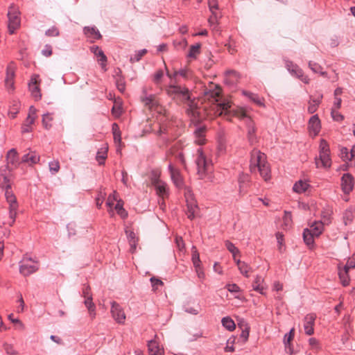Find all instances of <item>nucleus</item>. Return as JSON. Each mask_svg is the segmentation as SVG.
<instances>
[{
    "mask_svg": "<svg viewBox=\"0 0 355 355\" xmlns=\"http://www.w3.org/2000/svg\"><path fill=\"white\" fill-rule=\"evenodd\" d=\"M3 349L9 355H17V353L15 350L13 346L8 343L3 344Z\"/></svg>",
    "mask_w": 355,
    "mask_h": 355,
    "instance_id": "55",
    "label": "nucleus"
},
{
    "mask_svg": "<svg viewBox=\"0 0 355 355\" xmlns=\"http://www.w3.org/2000/svg\"><path fill=\"white\" fill-rule=\"evenodd\" d=\"M21 24H8V29L10 34H13L16 30L19 28Z\"/></svg>",
    "mask_w": 355,
    "mask_h": 355,
    "instance_id": "63",
    "label": "nucleus"
},
{
    "mask_svg": "<svg viewBox=\"0 0 355 355\" xmlns=\"http://www.w3.org/2000/svg\"><path fill=\"white\" fill-rule=\"evenodd\" d=\"M107 147L101 148L97 152L96 159L100 165L105 164V160L107 158Z\"/></svg>",
    "mask_w": 355,
    "mask_h": 355,
    "instance_id": "39",
    "label": "nucleus"
},
{
    "mask_svg": "<svg viewBox=\"0 0 355 355\" xmlns=\"http://www.w3.org/2000/svg\"><path fill=\"white\" fill-rule=\"evenodd\" d=\"M331 116L333 119L336 121H341L344 119L343 116L340 113L335 111L334 110H331Z\"/></svg>",
    "mask_w": 355,
    "mask_h": 355,
    "instance_id": "62",
    "label": "nucleus"
},
{
    "mask_svg": "<svg viewBox=\"0 0 355 355\" xmlns=\"http://www.w3.org/2000/svg\"><path fill=\"white\" fill-rule=\"evenodd\" d=\"M231 103L229 101L218 103L215 113L219 116L224 114L228 120H230V117L231 116H236L240 119H244L247 116L243 110H231Z\"/></svg>",
    "mask_w": 355,
    "mask_h": 355,
    "instance_id": "4",
    "label": "nucleus"
},
{
    "mask_svg": "<svg viewBox=\"0 0 355 355\" xmlns=\"http://www.w3.org/2000/svg\"><path fill=\"white\" fill-rule=\"evenodd\" d=\"M168 168L171 180L174 184L176 186V187L179 189L182 188L184 184L183 179L182 178L180 171L174 168L172 164H169Z\"/></svg>",
    "mask_w": 355,
    "mask_h": 355,
    "instance_id": "14",
    "label": "nucleus"
},
{
    "mask_svg": "<svg viewBox=\"0 0 355 355\" xmlns=\"http://www.w3.org/2000/svg\"><path fill=\"white\" fill-rule=\"evenodd\" d=\"M6 159L7 165L3 168L10 172L19 164V157L16 149L12 148L8 152Z\"/></svg>",
    "mask_w": 355,
    "mask_h": 355,
    "instance_id": "11",
    "label": "nucleus"
},
{
    "mask_svg": "<svg viewBox=\"0 0 355 355\" xmlns=\"http://www.w3.org/2000/svg\"><path fill=\"white\" fill-rule=\"evenodd\" d=\"M243 94L248 97L252 101H253L257 105L260 107H264V103L263 102V99L261 98L258 94L252 93L248 91H243Z\"/></svg>",
    "mask_w": 355,
    "mask_h": 355,
    "instance_id": "34",
    "label": "nucleus"
},
{
    "mask_svg": "<svg viewBox=\"0 0 355 355\" xmlns=\"http://www.w3.org/2000/svg\"><path fill=\"white\" fill-rule=\"evenodd\" d=\"M141 101L145 106L148 107L149 108H151L156 105L155 96L153 95L141 97Z\"/></svg>",
    "mask_w": 355,
    "mask_h": 355,
    "instance_id": "43",
    "label": "nucleus"
},
{
    "mask_svg": "<svg viewBox=\"0 0 355 355\" xmlns=\"http://www.w3.org/2000/svg\"><path fill=\"white\" fill-rule=\"evenodd\" d=\"M114 209H116L117 214L122 218H126L128 217V212L123 209V205L121 204L120 201L117 202L116 204Z\"/></svg>",
    "mask_w": 355,
    "mask_h": 355,
    "instance_id": "48",
    "label": "nucleus"
},
{
    "mask_svg": "<svg viewBox=\"0 0 355 355\" xmlns=\"http://www.w3.org/2000/svg\"><path fill=\"white\" fill-rule=\"evenodd\" d=\"M173 45L175 46V47L178 49H184L187 45V42L186 40V39H182L180 41H174L173 42Z\"/></svg>",
    "mask_w": 355,
    "mask_h": 355,
    "instance_id": "57",
    "label": "nucleus"
},
{
    "mask_svg": "<svg viewBox=\"0 0 355 355\" xmlns=\"http://www.w3.org/2000/svg\"><path fill=\"white\" fill-rule=\"evenodd\" d=\"M322 98L323 94L322 93H318L317 98H313L311 96H310V101H309L308 106V112L309 114H313L317 111Z\"/></svg>",
    "mask_w": 355,
    "mask_h": 355,
    "instance_id": "19",
    "label": "nucleus"
},
{
    "mask_svg": "<svg viewBox=\"0 0 355 355\" xmlns=\"http://www.w3.org/2000/svg\"><path fill=\"white\" fill-rule=\"evenodd\" d=\"M15 65L14 62L8 64L6 68V77L5 79L6 86L8 88L13 89Z\"/></svg>",
    "mask_w": 355,
    "mask_h": 355,
    "instance_id": "16",
    "label": "nucleus"
},
{
    "mask_svg": "<svg viewBox=\"0 0 355 355\" xmlns=\"http://www.w3.org/2000/svg\"><path fill=\"white\" fill-rule=\"evenodd\" d=\"M309 343L313 349H315V350L319 349V348H320L319 342L316 338H309Z\"/></svg>",
    "mask_w": 355,
    "mask_h": 355,
    "instance_id": "60",
    "label": "nucleus"
},
{
    "mask_svg": "<svg viewBox=\"0 0 355 355\" xmlns=\"http://www.w3.org/2000/svg\"><path fill=\"white\" fill-rule=\"evenodd\" d=\"M349 270H346L345 268L343 269H340V266H338V275L339 278L341 281L342 284L344 286H347L349 284V277L348 275Z\"/></svg>",
    "mask_w": 355,
    "mask_h": 355,
    "instance_id": "36",
    "label": "nucleus"
},
{
    "mask_svg": "<svg viewBox=\"0 0 355 355\" xmlns=\"http://www.w3.org/2000/svg\"><path fill=\"white\" fill-rule=\"evenodd\" d=\"M167 95L178 103H182L189 99L191 92L186 87L175 84V82L171 83L166 88Z\"/></svg>",
    "mask_w": 355,
    "mask_h": 355,
    "instance_id": "3",
    "label": "nucleus"
},
{
    "mask_svg": "<svg viewBox=\"0 0 355 355\" xmlns=\"http://www.w3.org/2000/svg\"><path fill=\"white\" fill-rule=\"evenodd\" d=\"M344 268L349 270L351 268H355V254H353L352 258L349 259Z\"/></svg>",
    "mask_w": 355,
    "mask_h": 355,
    "instance_id": "58",
    "label": "nucleus"
},
{
    "mask_svg": "<svg viewBox=\"0 0 355 355\" xmlns=\"http://www.w3.org/2000/svg\"><path fill=\"white\" fill-rule=\"evenodd\" d=\"M191 259H192V262H193L194 267L201 265V261L200 259L199 253L198 252V251L195 247H193V248H192Z\"/></svg>",
    "mask_w": 355,
    "mask_h": 355,
    "instance_id": "47",
    "label": "nucleus"
},
{
    "mask_svg": "<svg viewBox=\"0 0 355 355\" xmlns=\"http://www.w3.org/2000/svg\"><path fill=\"white\" fill-rule=\"evenodd\" d=\"M225 247L232 254L234 259H235L236 255L239 254V249L230 241H225Z\"/></svg>",
    "mask_w": 355,
    "mask_h": 355,
    "instance_id": "50",
    "label": "nucleus"
},
{
    "mask_svg": "<svg viewBox=\"0 0 355 355\" xmlns=\"http://www.w3.org/2000/svg\"><path fill=\"white\" fill-rule=\"evenodd\" d=\"M84 33L85 35L89 39L91 42L101 37L99 31L95 26L89 27L86 26L84 28Z\"/></svg>",
    "mask_w": 355,
    "mask_h": 355,
    "instance_id": "22",
    "label": "nucleus"
},
{
    "mask_svg": "<svg viewBox=\"0 0 355 355\" xmlns=\"http://www.w3.org/2000/svg\"><path fill=\"white\" fill-rule=\"evenodd\" d=\"M239 327L242 329V332L240 335L241 338H243V342L248 340L249 337L250 327L248 324L244 322L239 323Z\"/></svg>",
    "mask_w": 355,
    "mask_h": 355,
    "instance_id": "40",
    "label": "nucleus"
},
{
    "mask_svg": "<svg viewBox=\"0 0 355 355\" xmlns=\"http://www.w3.org/2000/svg\"><path fill=\"white\" fill-rule=\"evenodd\" d=\"M45 35L48 37H55L59 35V30L55 26H52L45 32Z\"/></svg>",
    "mask_w": 355,
    "mask_h": 355,
    "instance_id": "54",
    "label": "nucleus"
},
{
    "mask_svg": "<svg viewBox=\"0 0 355 355\" xmlns=\"http://www.w3.org/2000/svg\"><path fill=\"white\" fill-rule=\"evenodd\" d=\"M220 94V88L218 86H216L215 89H206L204 92L205 98L211 103H216L218 101L219 97Z\"/></svg>",
    "mask_w": 355,
    "mask_h": 355,
    "instance_id": "23",
    "label": "nucleus"
},
{
    "mask_svg": "<svg viewBox=\"0 0 355 355\" xmlns=\"http://www.w3.org/2000/svg\"><path fill=\"white\" fill-rule=\"evenodd\" d=\"M225 83L227 84H235L240 78V74L234 70H229L225 72Z\"/></svg>",
    "mask_w": 355,
    "mask_h": 355,
    "instance_id": "27",
    "label": "nucleus"
},
{
    "mask_svg": "<svg viewBox=\"0 0 355 355\" xmlns=\"http://www.w3.org/2000/svg\"><path fill=\"white\" fill-rule=\"evenodd\" d=\"M315 164L318 168H329L331 165L329 146L324 139L320 141L319 158L315 159Z\"/></svg>",
    "mask_w": 355,
    "mask_h": 355,
    "instance_id": "5",
    "label": "nucleus"
},
{
    "mask_svg": "<svg viewBox=\"0 0 355 355\" xmlns=\"http://www.w3.org/2000/svg\"><path fill=\"white\" fill-rule=\"evenodd\" d=\"M205 131L206 127L205 125L198 127L195 131L194 135L196 137L195 142L198 145H203L205 142Z\"/></svg>",
    "mask_w": 355,
    "mask_h": 355,
    "instance_id": "24",
    "label": "nucleus"
},
{
    "mask_svg": "<svg viewBox=\"0 0 355 355\" xmlns=\"http://www.w3.org/2000/svg\"><path fill=\"white\" fill-rule=\"evenodd\" d=\"M147 53L146 49H141L136 52L133 57H131L130 59V62L134 63L139 62L141 58Z\"/></svg>",
    "mask_w": 355,
    "mask_h": 355,
    "instance_id": "49",
    "label": "nucleus"
},
{
    "mask_svg": "<svg viewBox=\"0 0 355 355\" xmlns=\"http://www.w3.org/2000/svg\"><path fill=\"white\" fill-rule=\"evenodd\" d=\"M7 171L6 169L2 167L0 168V187L5 189V196L9 204V217L10 220L8 223L10 226H12L15 221L18 203L15 196L11 190V185Z\"/></svg>",
    "mask_w": 355,
    "mask_h": 355,
    "instance_id": "1",
    "label": "nucleus"
},
{
    "mask_svg": "<svg viewBox=\"0 0 355 355\" xmlns=\"http://www.w3.org/2000/svg\"><path fill=\"white\" fill-rule=\"evenodd\" d=\"M40 83V76L38 74H33L28 83L29 89L35 101H39L42 98L40 88L39 87Z\"/></svg>",
    "mask_w": 355,
    "mask_h": 355,
    "instance_id": "9",
    "label": "nucleus"
},
{
    "mask_svg": "<svg viewBox=\"0 0 355 355\" xmlns=\"http://www.w3.org/2000/svg\"><path fill=\"white\" fill-rule=\"evenodd\" d=\"M312 233L316 236H319L323 230V224L322 222H314V223L311 226V229H309Z\"/></svg>",
    "mask_w": 355,
    "mask_h": 355,
    "instance_id": "41",
    "label": "nucleus"
},
{
    "mask_svg": "<svg viewBox=\"0 0 355 355\" xmlns=\"http://www.w3.org/2000/svg\"><path fill=\"white\" fill-rule=\"evenodd\" d=\"M316 319L315 313H309L304 318V329L306 335L311 336L314 333L313 326Z\"/></svg>",
    "mask_w": 355,
    "mask_h": 355,
    "instance_id": "12",
    "label": "nucleus"
},
{
    "mask_svg": "<svg viewBox=\"0 0 355 355\" xmlns=\"http://www.w3.org/2000/svg\"><path fill=\"white\" fill-rule=\"evenodd\" d=\"M187 193H185L186 201H187V211L186 214L188 218L193 220L195 218L196 212L198 209L196 201L193 198L191 191L189 188H187Z\"/></svg>",
    "mask_w": 355,
    "mask_h": 355,
    "instance_id": "7",
    "label": "nucleus"
},
{
    "mask_svg": "<svg viewBox=\"0 0 355 355\" xmlns=\"http://www.w3.org/2000/svg\"><path fill=\"white\" fill-rule=\"evenodd\" d=\"M128 239L130 245H135V242H138V238L136 237L135 232L132 231L129 232L128 234Z\"/></svg>",
    "mask_w": 355,
    "mask_h": 355,
    "instance_id": "61",
    "label": "nucleus"
},
{
    "mask_svg": "<svg viewBox=\"0 0 355 355\" xmlns=\"http://www.w3.org/2000/svg\"><path fill=\"white\" fill-rule=\"evenodd\" d=\"M248 139L251 145L257 142L256 128L251 119L248 123Z\"/></svg>",
    "mask_w": 355,
    "mask_h": 355,
    "instance_id": "25",
    "label": "nucleus"
},
{
    "mask_svg": "<svg viewBox=\"0 0 355 355\" xmlns=\"http://www.w3.org/2000/svg\"><path fill=\"white\" fill-rule=\"evenodd\" d=\"M19 15L20 12L19 11L18 8H16L15 6H11L9 8L8 12V17L9 21L8 22H15L17 20L20 21L19 19Z\"/></svg>",
    "mask_w": 355,
    "mask_h": 355,
    "instance_id": "35",
    "label": "nucleus"
},
{
    "mask_svg": "<svg viewBox=\"0 0 355 355\" xmlns=\"http://www.w3.org/2000/svg\"><path fill=\"white\" fill-rule=\"evenodd\" d=\"M263 279L261 277L257 276L252 283L253 290L263 294V286L261 285Z\"/></svg>",
    "mask_w": 355,
    "mask_h": 355,
    "instance_id": "45",
    "label": "nucleus"
},
{
    "mask_svg": "<svg viewBox=\"0 0 355 355\" xmlns=\"http://www.w3.org/2000/svg\"><path fill=\"white\" fill-rule=\"evenodd\" d=\"M291 73L293 76H295L296 78L300 79L301 81H302L305 84H309L310 79L309 78L304 75L303 73V71L297 66L294 67V69H292L291 71Z\"/></svg>",
    "mask_w": 355,
    "mask_h": 355,
    "instance_id": "28",
    "label": "nucleus"
},
{
    "mask_svg": "<svg viewBox=\"0 0 355 355\" xmlns=\"http://www.w3.org/2000/svg\"><path fill=\"white\" fill-rule=\"evenodd\" d=\"M340 155L341 159L345 162L352 160L351 154L349 153L348 149L346 147L340 148Z\"/></svg>",
    "mask_w": 355,
    "mask_h": 355,
    "instance_id": "53",
    "label": "nucleus"
},
{
    "mask_svg": "<svg viewBox=\"0 0 355 355\" xmlns=\"http://www.w3.org/2000/svg\"><path fill=\"white\" fill-rule=\"evenodd\" d=\"M105 195L106 194L105 193H103L102 191H100L99 193L98 194V196L96 198V207L98 209L101 208V207L103 202Z\"/></svg>",
    "mask_w": 355,
    "mask_h": 355,
    "instance_id": "56",
    "label": "nucleus"
},
{
    "mask_svg": "<svg viewBox=\"0 0 355 355\" xmlns=\"http://www.w3.org/2000/svg\"><path fill=\"white\" fill-rule=\"evenodd\" d=\"M308 128L309 132L313 133L314 136L319 133L321 128V124L318 114H315L310 118L308 123Z\"/></svg>",
    "mask_w": 355,
    "mask_h": 355,
    "instance_id": "17",
    "label": "nucleus"
},
{
    "mask_svg": "<svg viewBox=\"0 0 355 355\" xmlns=\"http://www.w3.org/2000/svg\"><path fill=\"white\" fill-rule=\"evenodd\" d=\"M38 270L37 264L24 262L19 266V272L24 276H28Z\"/></svg>",
    "mask_w": 355,
    "mask_h": 355,
    "instance_id": "21",
    "label": "nucleus"
},
{
    "mask_svg": "<svg viewBox=\"0 0 355 355\" xmlns=\"http://www.w3.org/2000/svg\"><path fill=\"white\" fill-rule=\"evenodd\" d=\"M152 184L155 187L157 194L162 198L168 196V189L167 184L159 180L158 178H154L152 180Z\"/></svg>",
    "mask_w": 355,
    "mask_h": 355,
    "instance_id": "13",
    "label": "nucleus"
},
{
    "mask_svg": "<svg viewBox=\"0 0 355 355\" xmlns=\"http://www.w3.org/2000/svg\"><path fill=\"white\" fill-rule=\"evenodd\" d=\"M148 347L150 355H164L163 349L160 348L158 343L154 340L148 342Z\"/></svg>",
    "mask_w": 355,
    "mask_h": 355,
    "instance_id": "26",
    "label": "nucleus"
},
{
    "mask_svg": "<svg viewBox=\"0 0 355 355\" xmlns=\"http://www.w3.org/2000/svg\"><path fill=\"white\" fill-rule=\"evenodd\" d=\"M40 157L35 151L30 150L21 157V162L28 163L29 166L34 165L40 162Z\"/></svg>",
    "mask_w": 355,
    "mask_h": 355,
    "instance_id": "20",
    "label": "nucleus"
},
{
    "mask_svg": "<svg viewBox=\"0 0 355 355\" xmlns=\"http://www.w3.org/2000/svg\"><path fill=\"white\" fill-rule=\"evenodd\" d=\"M309 67L311 70L315 73H320L322 76H327V73L326 71H322V67L318 63L309 61Z\"/></svg>",
    "mask_w": 355,
    "mask_h": 355,
    "instance_id": "38",
    "label": "nucleus"
},
{
    "mask_svg": "<svg viewBox=\"0 0 355 355\" xmlns=\"http://www.w3.org/2000/svg\"><path fill=\"white\" fill-rule=\"evenodd\" d=\"M52 121H53V117H52L51 114L46 113V114H43V116H42V124H43V126L46 129H49V128H51L52 124H51V122Z\"/></svg>",
    "mask_w": 355,
    "mask_h": 355,
    "instance_id": "46",
    "label": "nucleus"
},
{
    "mask_svg": "<svg viewBox=\"0 0 355 355\" xmlns=\"http://www.w3.org/2000/svg\"><path fill=\"white\" fill-rule=\"evenodd\" d=\"M200 53V44H196L191 46L187 57L189 58H196V55Z\"/></svg>",
    "mask_w": 355,
    "mask_h": 355,
    "instance_id": "44",
    "label": "nucleus"
},
{
    "mask_svg": "<svg viewBox=\"0 0 355 355\" xmlns=\"http://www.w3.org/2000/svg\"><path fill=\"white\" fill-rule=\"evenodd\" d=\"M49 171L51 174L57 173L60 170V163L58 161H53L49 163Z\"/></svg>",
    "mask_w": 355,
    "mask_h": 355,
    "instance_id": "52",
    "label": "nucleus"
},
{
    "mask_svg": "<svg viewBox=\"0 0 355 355\" xmlns=\"http://www.w3.org/2000/svg\"><path fill=\"white\" fill-rule=\"evenodd\" d=\"M258 168L260 175L267 180L269 178L270 168L266 162V156L257 149H253L251 152L250 171L251 172Z\"/></svg>",
    "mask_w": 355,
    "mask_h": 355,
    "instance_id": "2",
    "label": "nucleus"
},
{
    "mask_svg": "<svg viewBox=\"0 0 355 355\" xmlns=\"http://www.w3.org/2000/svg\"><path fill=\"white\" fill-rule=\"evenodd\" d=\"M118 71H119L116 72V76H115L116 85V87L119 89V91L120 92L123 93V92H124V91L125 89V83L124 78L122 77V76L121 75V69H119Z\"/></svg>",
    "mask_w": 355,
    "mask_h": 355,
    "instance_id": "33",
    "label": "nucleus"
},
{
    "mask_svg": "<svg viewBox=\"0 0 355 355\" xmlns=\"http://www.w3.org/2000/svg\"><path fill=\"white\" fill-rule=\"evenodd\" d=\"M84 304L88 310L89 316L94 319L96 316V305L92 301V296L85 297Z\"/></svg>",
    "mask_w": 355,
    "mask_h": 355,
    "instance_id": "29",
    "label": "nucleus"
},
{
    "mask_svg": "<svg viewBox=\"0 0 355 355\" xmlns=\"http://www.w3.org/2000/svg\"><path fill=\"white\" fill-rule=\"evenodd\" d=\"M197 154L198 157L196 162L197 165L198 175L200 179H203L206 176L207 173L211 170L212 164L211 162L206 159L202 148H200L198 149Z\"/></svg>",
    "mask_w": 355,
    "mask_h": 355,
    "instance_id": "6",
    "label": "nucleus"
},
{
    "mask_svg": "<svg viewBox=\"0 0 355 355\" xmlns=\"http://www.w3.org/2000/svg\"><path fill=\"white\" fill-rule=\"evenodd\" d=\"M240 193L245 194L250 185V177L247 173H241L238 178Z\"/></svg>",
    "mask_w": 355,
    "mask_h": 355,
    "instance_id": "15",
    "label": "nucleus"
},
{
    "mask_svg": "<svg viewBox=\"0 0 355 355\" xmlns=\"http://www.w3.org/2000/svg\"><path fill=\"white\" fill-rule=\"evenodd\" d=\"M342 189L345 193H349L353 189V177L349 173H345L341 178Z\"/></svg>",
    "mask_w": 355,
    "mask_h": 355,
    "instance_id": "18",
    "label": "nucleus"
},
{
    "mask_svg": "<svg viewBox=\"0 0 355 355\" xmlns=\"http://www.w3.org/2000/svg\"><path fill=\"white\" fill-rule=\"evenodd\" d=\"M293 340V338H291V336H288L287 334H286L284 335V346H285V348L286 349H288V352L290 354H292L293 353V349L291 347V341Z\"/></svg>",
    "mask_w": 355,
    "mask_h": 355,
    "instance_id": "51",
    "label": "nucleus"
},
{
    "mask_svg": "<svg viewBox=\"0 0 355 355\" xmlns=\"http://www.w3.org/2000/svg\"><path fill=\"white\" fill-rule=\"evenodd\" d=\"M221 323L223 326L228 331H232L236 328L234 321L229 316L223 318L221 320Z\"/></svg>",
    "mask_w": 355,
    "mask_h": 355,
    "instance_id": "37",
    "label": "nucleus"
},
{
    "mask_svg": "<svg viewBox=\"0 0 355 355\" xmlns=\"http://www.w3.org/2000/svg\"><path fill=\"white\" fill-rule=\"evenodd\" d=\"M227 288L230 293H239L240 291V288L236 284H227Z\"/></svg>",
    "mask_w": 355,
    "mask_h": 355,
    "instance_id": "64",
    "label": "nucleus"
},
{
    "mask_svg": "<svg viewBox=\"0 0 355 355\" xmlns=\"http://www.w3.org/2000/svg\"><path fill=\"white\" fill-rule=\"evenodd\" d=\"M309 187L310 185L306 181L300 180L295 183L293 190L297 193H302L305 192Z\"/></svg>",
    "mask_w": 355,
    "mask_h": 355,
    "instance_id": "32",
    "label": "nucleus"
},
{
    "mask_svg": "<svg viewBox=\"0 0 355 355\" xmlns=\"http://www.w3.org/2000/svg\"><path fill=\"white\" fill-rule=\"evenodd\" d=\"M236 261L241 273H242L246 277H248V273L251 268L247 263L243 261H241L239 259Z\"/></svg>",
    "mask_w": 355,
    "mask_h": 355,
    "instance_id": "42",
    "label": "nucleus"
},
{
    "mask_svg": "<svg viewBox=\"0 0 355 355\" xmlns=\"http://www.w3.org/2000/svg\"><path fill=\"white\" fill-rule=\"evenodd\" d=\"M111 313L116 322L119 324L124 323L125 320V314L119 304L116 302H111Z\"/></svg>",
    "mask_w": 355,
    "mask_h": 355,
    "instance_id": "10",
    "label": "nucleus"
},
{
    "mask_svg": "<svg viewBox=\"0 0 355 355\" xmlns=\"http://www.w3.org/2000/svg\"><path fill=\"white\" fill-rule=\"evenodd\" d=\"M302 236L304 241L306 245H308L309 247L313 245L314 238L316 236L312 233V232L309 229H304L303 231Z\"/></svg>",
    "mask_w": 355,
    "mask_h": 355,
    "instance_id": "31",
    "label": "nucleus"
},
{
    "mask_svg": "<svg viewBox=\"0 0 355 355\" xmlns=\"http://www.w3.org/2000/svg\"><path fill=\"white\" fill-rule=\"evenodd\" d=\"M182 103L187 105V107L186 109V112L190 117L193 120L197 121H200L201 119L200 112L197 103H196L194 98H191V94L189 95V99L184 101Z\"/></svg>",
    "mask_w": 355,
    "mask_h": 355,
    "instance_id": "8",
    "label": "nucleus"
},
{
    "mask_svg": "<svg viewBox=\"0 0 355 355\" xmlns=\"http://www.w3.org/2000/svg\"><path fill=\"white\" fill-rule=\"evenodd\" d=\"M91 51L93 52L95 55L99 57L98 62H101V64L103 68L105 66V63L107 62V57L104 54L103 51L101 50L100 47L98 46H93L91 47Z\"/></svg>",
    "mask_w": 355,
    "mask_h": 355,
    "instance_id": "30",
    "label": "nucleus"
},
{
    "mask_svg": "<svg viewBox=\"0 0 355 355\" xmlns=\"http://www.w3.org/2000/svg\"><path fill=\"white\" fill-rule=\"evenodd\" d=\"M52 47L49 44H46L42 51V54L45 57H49L52 55Z\"/></svg>",
    "mask_w": 355,
    "mask_h": 355,
    "instance_id": "59",
    "label": "nucleus"
}]
</instances>
